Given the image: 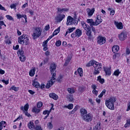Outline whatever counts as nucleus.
<instances>
[{
    "label": "nucleus",
    "mask_w": 130,
    "mask_h": 130,
    "mask_svg": "<svg viewBox=\"0 0 130 130\" xmlns=\"http://www.w3.org/2000/svg\"><path fill=\"white\" fill-rule=\"evenodd\" d=\"M55 70H56V64L54 63L51 64L50 66V71L51 72L52 77L51 79L48 81L46 85V89H49V88L54 84L55 81H56V74L54 72Z\"/></svg>",
    "instance_id": "1"
},
{
    "label": "nucleus",
    "mask_w": 130,
    "mask_h": 130,
    "mask_svg": "<svg viewBox=\"0 0 130 130\" xmlns=\"http://www.w3.org/2000/svg\"><path fill=\"white\" fill-rule=\"evenodd\" d=\"M116 101L115 97H111L109 100L106 101V106L110 109V110H114V103Z\"/></svg>",
    "instance_id": "2"
},
{
    "label": "nucleus",
    "mask_w": 130,
    "mask_h": 130,
    "mask_svg": "<svg viewBox=\"0 0 130 130\" xmlns=\"http://www.w3.org/2000/svg\"><path fill=\"white\" fill-rule=\"evenodd\" d=\"M18 41L20 44L28 45L29 44V37L25 34L22 35L18 38Z\"/></svg>",
    "instance_id": "3"
},
{
    "label": "nucleus",
    "mask_w": 130,
    "mask_h": 130,
    "mask_svg": "<svg viewBox=\"0 0 130 130\" xmlns=\"http://www.w3.org/2000/svg\"><path fill=\"white\" fill-rule=\"evenodd\" d=\"M41 34H42V29H41V27H36L32 35V39L34 40L37 39L41 36Z\"/></svg>",
    "instance_id": "4"
},
{
    "label": "nucleus",
    "mask_w": 130,
    "mask_h": 130,
    "mask_svg": "<svg viewBox=\"0 0 130 130\" xmlns=\"http://www.w3.org/2000/svg\"><path fill=\"white\" fill-rule=\"evenodd\" d=\"M81 118L86 122H90V121L93 120V115L89 113L83 116Z\"/></svg>",
    "instance_id": "5"
},
{
    "label": "nucleus",
    "mask_w": 130,
    "mask_h": 130,
    "mask_svg": "<svg viewBox=\"0 0 130 130\" xmlns=\"http://www.w3.org/2000/svg\"><path fill=\"white\" fill-rule=\"evenodd\" d=\"M96 42L99 45H103L106 43V38L102 36H99L96 38Z\"/></svg>",
    "instance_id": "6"
},
{
    "label": "nucleus",
    "mask_w": 130,
    "mask_h": 130,
    "mask_svg": "<svg viewBox=\"0 0 130 130\" xmlns=\"http://www.w3.org/2000/svg\"><path fill=\"white\" fill-rule=\"evenodd\" d=\"M82 30L78 28L76 30L75 32H73L71 35V37L73 39L76 38V37H77L79 38V37H80V36H82Z\"/></svg>",
    "instance_id": "7"
},
{
    "label": "nucleus",
    "mask_w": 130,
    "mask_h": 130,
    "mask_svg": "<svg viewBox=\"0 0 130 130\" xmlns=\"http://www.w3.org/2000/svg\"><path fill=\"white\" fill-rule=\"evenodd\" d=\"M119 39L121 41H124V40H125L126 39V38L127 37V34L125 32V31H122L121 34H120L118 36Z\"/></svg>",
    "instance_id": "8"
},
{
    "label": "nucleus",
    "mask_w": 130,
    "mask_h": 130,
    "mask_svg": "<svg viewBox=\"0 0 130 130\" xmlns=\"http://www.w3.org/2000/svg\"><path fill=\"white\" fill-rule=\"evenodd\" d=\"M103 21V20L101 19V16L98 15L95 18V21L94 22L95 26H98V25H100V24H101Z\"/></svg>",
    "instance_id": "9"
},
{
    "label": "nucleus",
    "mask_w": 130,
    "mask_h": 130,
    "mask_svg": "<svg viewBox=\"0 0 130 130\" xmlns=\"http://www.w3.org/2000/svg\"><path fill=\"white\" fill-rule=\"evenodd\" d=\"M65 18H66V15L64 14H59L56 17V20L57 22H60Z\"/></svg>",
    "instance_id": "10"
},
{
    "label": "nucleus",
    "mask_w": 130,
    "mask_h": 130,
    "mask_svg": "<svg viewBox=\"0 0 130 130\" xmlns=\"http://www.w3.org/2000/svg\"><path fill=\"white\" fill-rule=\"evenodd\" d=\"M80 116L82 118V117L84 116V115H86V114H87L88 111L87 109H86L84 108H81L80 109Z\"/></svg>",
    "instance_id": "11"
},
{
    "label": "nucleus",
    "mask_w": 130,
    "mask_h": 130,
    "mask_svg": "<svg viewBox=\"0 0 130 130\" xmlns=\"http://www.w3.org/2000/svg\"><path fill=\"white\" fill-rule=\"evenodd\" d=\"M94 69H97L99 70H102V63H99L96 61H94V64H93Z\"/></svg>",
    "instance_id": "12"
},
{
    "label": "nucleus",
    "mask_w": 130,
    "mask_h": 130,
    "mask_svg": "<svg viewBox=\"0 0 130 130\" xmlns=\"http://www.w3.org/2000/svg\"><path fill=\"white\" fill-rule=\"evenodd\" d=\"M73 21L74 18H73V17H72L71 16H68L66 25H67V26H69V25H73Z\"/></svg>",
    "instance_id": "13"
},
{
    "label": "nucleus",
    "mask_w": 130,
    "mask_h": 130,
    "mask_svg": "<svg viewBox=\"0 0 130 130\" xmlns=\"http://www.w3.org/2000/svg\"><path fill=\"white\" fill-rule=\"evenodd\" d=\"M57 10L58 14L59 13L60 14H62V13H64V12H68V11H69V9H68L67 8H62V9L59 8H57Z\"/></svg>",
    "instance_id": "14"
},
{
    "label": "nucleus",
    "mask_w": 130,
    "mask_h": 130,
    "mask_svg": "<svg viewBox=\"0 0 130 130\" xmlns=\"http://www.w3.org/2000/svg\"><path fill=\"white\" fill-rule=\"evenodd\" d=\"M114 24L118 29H121L123 28V25H122V22L114 21Z\"/></svg>",
    "instance_id": "15"
},
{
    "label": "nucleus",
    "mask_w": 130,
    "mask_h": 130,
    "mask_svg": "<svg viewBox=\"0 0 130 130\" xmlns=\"http://www.w3.org/2000/svg\"><path fill=\"white\" fill-rule=\"evenodd\" d=\"M49 96L50 98H52L54 100H57L58 99V95L54 93H49Z\"/></svg>",
    "instance_id": "16"
},
{
    "label": "nucleus",
    "mask_w": 130,
    "mask_h": 130,
    "mask_svg": "<svg viewBox=\"0 0 130 130\" xmlns=\"http://www.w3.org/2000/svg\"><path fill=\"white\" fill-rule=\"evenodd\" d=\"M87 23L89 24L90 27H93V26H95V22L93 19H87L86 20Z\"/></svg>",
    "instance_id": "17"
},
{
    "label": "nucleus",
    "mask_w": 130,
    "mask_h": 130,
    "mask_svg": "<svg viewBox=\"0 0 130 130\" xmlns=\"http://www.w3.org/2000/svg\"><path fill=\"white\" fill-rule=\"evenodd\" d=\"M21 110L22 111H28V109H29V104H26L24 107H21L20 108Z\"/></svg>",
    "instance_id": "18"
},
{
    "label": "nucleus",
    "mask_w": 130,
    "mask_h": 130,
    "mask_svg": "<svg viewBox=\"0 0 130 130\" xmlns=\"http://www.w3.org/2000/svg\"><path fill=\"white\" fill-rule=\"evenodd\" d=\"M7 126V122L5 121H2L0 122V130H2L3 127Z\"/></svg>",
    "instance_id": "19"
},
{
    "label": "nucleus",
    "mask_w": 130,
    "mask_h": 130,
    "mask_svg": "<svg viewBox=\"0 0 130 130\" xmlns=\"http://www.w3.org/2000/svg\"><path fill=\"white\" fill-rule=\"evenodd\" d=\"M28 127L29 129L33 130L35 129L36 126L34 125V123H33V122H30L28 124Z\"/></svg>",
    "instance_id": "20"
},
{
    "label": "nucleus",
    "mask_w": 130,
    "mask_h": 130,
    "mask_svg": "<svg viewBox=\"0 0 130 130\" xmlns=\"http://www.w3.org/2000/svg\"><path fill=\"white\" fill-rule=\"evenodd\" d=\"M112 50L114 53H115V52H117V51L119 50V46L117 45L114 46L112 48Z\"/></svg>",
    "instance_id": "21"
},
{
    "label": "nucleus",
    "mask_w": 130,
    "mask_h": 130,
    "mask_svg": "<svg viewBox=\"0 0 130 130\" xmlns=\"http://www.w3.org/2000/svg\"><path fill=\"white\" fill-rule=\"evenodd\" d=\"M105 73L106 76H110L111 75V70L110 68H106L104 69Z\"/></svg>",
    "instance_id": "22"
},
{
    "label": "nucleus",
    "mask_w": 130,
    "mask_h": 130,
    "mask_svg": "<svg viewBox=\"0 0 130 130\" xmlns=\"http://www.w3.org/2000/svg\"><path fill=\"white\" fill-rule=\"evenodd\" d=\"M17 54L19 56H22L24 55V50H23L22 48L19 49V50L17 52Z\"/></svg>",
    "instance_id": "23"
},
{
    "label": "nucleus",
    "mask_w": 130,
    "mask_h": 130,
    "mask_svg": "<svg viewBox=\"0 0 130 130\" xmlns=\"http://www.w3.org/2000/svg\"><path fill=\"white\" fill-rule=\"evenodd\" d=\"M94 63H95V60L90 61L89 62H88V63L86 64V67H87V68L91 67V66L94 67Z\"/></svg>",
    "instance_id": "24"
},
{
    "label": "nucleus",
    "mask_w": 130,
    "mask_h": 130,
    "mask_svg": "<svg viewBox=\"0 0 130 130\" xmlns=\"http://www.w3.org/2000/svg\"><path fill=\"white\" fill-rule=\"evenodd\" d=\"M97 81H99V82L100 83V84H102V85H103V84H104V79L102 78L101 76H99L98 77Z\"/></svg>",
    "instance_id": "25"
},
{
    "label": "nucleus",
    "mask_w": 130,
    "mask_h": 130,
    "mask_svg": "<svg viewBox=\"0 0 130 130\" xmlns=\"http://www.w3.org/2000/svg\"><path fill=\"white\" fill-rule=\"evenodd\" d=\"M67 99H68L69 102H73L74 101V98H73V95L72 94H68L67 96Z\"/></svg>",
    "instance_id": "26"
},
{
    "label": "nucleus",
    "mask_w": 130,
    "mask_h": 130,
    "mask_svg": "<svg viewBox=\"0 0 130 130\" xmlns=\"http://www.w3.org/2000/svg\"><path fill=\"white\" fill-rule=\"evenodd\" d=\"M79 107H80L79 106H76L75 108L71 112H69V114H74L79 109Z\"/></svg>",
    "instance_id": "27"
},
{
    "label": "nucleus",
    "mask_w": 130,
    "mask_h": 130,
    "mask_svg": "<svg viewBox=\"0 0 130 130\" xmlns=\"http://www.w3.org/2000/svg\"><path fill=\"white\" fill-rule=\"evenodd\" d=\"M32 111L34 113H39L40 112V109H38L36 107L32 108Z\"/></svg>",
    "instance_id": "28"
},
{
    "label": "nucleus",
    "mask_w": 130,
    "mask_h": 130,
    "mask_svg": "<svg viewBox=\"0 0 130 130\" xmlns=\"http://www.w3.org/2000/svg\"><path fill=\"white\" fill-rule=\"evenodd\" d=\"M77 73L79 74L80 77H83V69L79 68L77 70Z\"/></svg>",
    "instance_id": "29"
},
{
    "label": "nucleus",
    "mask_w": 130,
    "mask_h": 130,
    "mask_svg": "<svg viewBox=\"0 0 130 130\" xmlns=\"http://www.w3.org/2000/svg\"><path fill=\"white\" fill-rule=\"evenodd\" d=\"M67 91L70 93V94H74V93L76 92L74 88H68L67 89Z\"/></svg>",
    "instance_id": "30"
},
{
    "label": "nucleus",
    "mask_w": 130,
    "mask_h": 130,
    "mask_svg": "<svg viewBox=\"0 0 130 130\" xmlns=\"http://www.w3.org/2000/svg\"><path fill=\"white\" fill-rule=\"evenodd\" d=\"M59 32H60V26L58 27L56 29L54 30V31L53 32V35L55 36V35H57V34Z\"/></svg>",
    "instance_id": "31"
},
{
    "label": "nucleus",
    "mask_w": 130,
    "mask_h": 130,
    "mask_svg": "<svg viewBox=\"0 0 130 130\" xmlns=\"http://www.w3.org/2000/svg\"><path fill=\"white\" fill-rule=\"evenodd\" d=\"M35 71H36V69H33L30 70L29 71V76L30 77H34L35 75Z\"/></svg>",
    "instance_id": "32"
},
{
    "label": "nucleus",
    "mask_w": 130,
    "mask_h": 130,
    "mask_svg": "<svg viewBox=\"0 0 130 130\" xmlns=\"http://www.w3.org/2000/svg\"><path fill=\"white\" fill-rule=\"evenodd\" d=\"M95 12V8H92L89 12L88 13V17H91L93 16V14H94Z\"/></svg>",
    "instance_id": "33"
},
{
    "label": "nucleus",
    "mask_w": 130,
    "mask_h": 130,
    "mask_svg": "<svg viewBox=\"0 0 130 130\" xmlns=\"http://www.w3.org/2000/svg\"><path fill=\"white\" fill-rule=\"evenodd\" d=\"M32 86L36 88H40V84L37 81H34L32 83Z\"/></svg>",
    "instance_id": "34"
},
{
    "label": "nucleus",
    "mask_w": 130,
    "mask_h": 130,
    "mask_svg": "<svg viewBox=\"0 0 130 130\" xmlns=\"http://www.w3.org/2000/svg\"><path fill=\"white\" fill-rule=\"evenodd\" d=\"M129 126H130V119H127L126 120V123L124 124V127L126 128V127H128Z\"/></svg>",
    "instance_id": "35"
},
{
    "label": "nucleus",
    "mask_w": 130,
    "mask_h": 130,
    "mask_svg": "<svg viewBox=\"0 0 130 130\" xmlns=\"http://www.w3.org/2000/svg\"><path fill=\"white\" fill-rule=\"evenodd\" d=\"M17 19H21L24 18V19H27V15H22L21 14H17Z\"/></svg>",
    "instance_id": "36"
},
{
    "label": "nucleus",
    "mask_w": 130,
    "mask_h": 130,
    "mask_svg": "<svg viewBox=\"0 0 130 130\" xmlns=\"http://www.w3.org/2000/svg\"><path fill=\"white\" fill-rule=\"evenodd\" d=\"M100 71L99 69H97V68H94V71L93 73V74L94 75V76H96V75H99V74H100Z\"/></svg>",
    "instance_id": "37"
},
{
    "label": "nucleus",
    "mask_w": 130,
    "mask_h": 130,
    "mask_svg": "<svg viewBox=\"0 0 130 130\" xmlns=\"http://www.w3.org/2000/svg\"><path fill=\"white\" fill-rule=\"evenodd\" d=\"M106 93V89H103V90L99 95V98H102V97H103V95H105Z\"/></svg>",
    "instance_id": "38"
},
{
    "label": "nucleus",
    "mask_w": 130,
    "mask_h": 130,
    "mask_svg": "<svg viewBox=\"0 0 130 130\" xmlns=\"http://www.w3.org/2000/svg\"><path fill=\"white\" fill-rule=\"evenodd\" d=\"M64 107L68 109H73V108H74V104H69L68 106H65Z\"/></svg>",
    "instance_id": "39"
},
{
    "label": "nucleus",
    "mask_w": 130,
    "mask_h": 130,
    "mask_svg": "<svg viewBox=\"0 0 130 130\" xmlns=\"http://www.w3.org/2000/svg\"><path fill=\"white\" fill-rule=\"evenodd\" d=\"M71 59H72V58L71 57H69L67 59L64 63L65 67H67L69 64Z\"/></svg>",
    "instance_id": "40"
},
{
    "label": "nucleus",
    "mask_w": 130,
    "mask_h": 130,
    "mask_svg": "<svg viewBox=\"0 0 130 130\" xmlns=\"http://www.w3.org/2000/svg\"><path fill=\"white\" fill-rule=\"evenodd\" d=\"M19 59L22 62H24L26 60V56L24 55L23 56H20Z\"/></svg>",
    "instance_id": "41"
},
{
    "label": "nucleus",
    "mask_w": 130,
    "mask_h": 130,
    "mask_svg": "<svg viewBox=\"0 0 130 130\" xmlns=\"http://www.w3.org/2000/svg\"><path fill=\"white\" fill-rule=\"evenodd\" d=\"M108 11H109L110 12V14L111 15L114 16V14H115V11L112 10V9L111 8H108Z\"/></svg>",
    "instance_id": "42"
},
{
    "label": "nucleus",
    "mask_w": 130,
    "mask_h": 130,
    "mask_svg": "<svg viewBox=\"0 0 130 130\" xmlns=\"http://www.w3.org/2000/svg\"><path fill=\"white\" fill-rule=\"evenodd\" d=\"M119 74H120L119 69H117V70L115 71L114 72V75L116 76V77H118V76H119Z\"/></svg>",
    "instance_id": "43"
},
{
    "label": "nucleus",
    "mask_w": 130,
    "mask_h": 130,
    "mask_svg": "<svg viewBox=\"0 0 130 130\" xmlns=\"http://www.w3.org/2000/svg\"><path fill=\"white\" fill-rule=\"evenodd\" d=\"M47 126L49 129H52V128L53 127V125H52V122H50L48 123Z\"/></svg>",
    "instance_id": "44"
},
{
    "label": "nucleus",
    "mask_w": 130,
    "mask_h": 130,
    "mask_svg": "<svg viewBox=\"0 0 130 130\" xmlns=\"http://www.w3.org/2000/svg\"><path fill=\"white\" fill-rule=\"evenodd\" d=\"M78 91L80 93H83V92H84V91H85V87H84L83 86L79 87H78Z\"/></svg>",
    "instance_id": "45"
},
{
    "label": "nucleus",
    "mask_w": 130,
    "mask_h": 130,
    "mask_svg": "<svg viewBox=\"0 0 130 130\" xmlns=\"http://www.w3.org/2000/svg\"><path fill=\"white\" fill-rule=\"evenodd\" d=\"M86 31V35L87 36H90L92 35V31H91V28H89V29H87Z\"/></svg>",
    "instance_id": "46"
},
{
    "label": "nucleus",
    "mask_w": 130,
    "mask_h": 130,
    "mask_svg": "<svg viewBox=\"0 0 130 130\" xmlns=\"http://www.w3.org/2000/svg\"><path fill=\"white\" fill-rule=\"evenodd\" d=\"M10 90H13L15 92H18L19 91V87H16V86H12L10 88Z\"/></svg>",
    "instance_id": "47"
},
{
    "label": "nucleus",
    "mask_w": 130,
    "mask_h": 130,
    "mask_svg": "<svg viewBox=\"0 0 130 130\" xmlns=\"http://www.w3.org/2000/svg\"><path fill=\"white\" fill-rule=\"evenodd\" d=\"M10 8L11 9H14V10H17V3L11 4Z\"/></svg>",
    "instance_id": "48"
},
{
    "label": "nucleus",
    "mask_w": 130,
    "mask_h": 130,
    "mask_svg": "<svg viewBox=\"0 0 130 130\" xmlns=\"http://www.w3.org/2000/svg\"><path fill=\"white\" fill-rule=\"evenodd\" d=\"M50 112H51V110H45L43 111V114L44 115H46V114H47V115H49V114H50Z\"/></svg>",
    "instance_id": "49"
},
{
    "label": "nucleus",
    "mask_w": 130,
    "mask_h": 130,
    "mask_svg": "<svg viewBox=\"0 0 130 130\" xmlns=\"http://www.w3.org/2000/svg\"><path fill=\"white\" fill-rule=\"evenodd\" d=\"M82 27L83 28V29H84V30H85V31L91 28V27H90V25H89L88 24H86V25H84L83 27Z\"/></svg>",
    "instance_id": "50"
},
{
    "label": "nucleus",
    "mask_w": 130,
    "mask_h": 130,
    "mask_svg": "<svg viewBox=\"0 0 130 130\" xmlns=\"http://www.w3.org/2000/svg\"><path fill=\"white\" fill-rule=\"evenodd\" d=\"M55 45L57 47H58L59 46H60V45H61V41H60V40L57 41L55 43Z\"/></svg>",
    "instance_id": "51"
},
{
    "label": "nucleus",
    "mask_w": 130,
    "mask_h": 130,
    "mask_svg": "<svg viewBox=\"0 0 130 130\" xmlns=\"http://www.w3.org/2000/svg\"><path fill=\"white\" fill-rule=\"evenodd\" d=\"M42 105H43V103L41 102H39L37 103V106L38 108H41V107H42Z\"/></svg>",
    "instance_id": "52"
},
{
    "label": "nucleus",
    "mask_w": 130,
    "mask_h": 130,
    "mask_svg": "<svg viewBox=\"0 0 130 130\" xmlns=\"http://www.w3.org/2000/svg\"><path fill=\"white\" fill-rule=\"evenodd\" d=\"M6 18L8 19V20H10V21H13V20H14L13 17L9 15H6Z\"/></svg>",
    "instance_id": "53"
},
{
    "label": "nucleus",
    "mask_w": 130,
    "mask_h": 130,
    "mask_svg": "<svg viewBox=\"0 0 130 130\" xmlns=\"http://www.w3.org/2000/svg\"><path fill=\"white\" fill-rule=\"evenodd\" d=\"M100 124H101V123L100 122H98L95 126V127H96L99 130L101 129V126H100Z\"/></svg>",
    "instance_id": "54"
},
{
    "label": "nucleus",
    "mask_w": 130,
    "mask_h": 130,
    "mask_svg": "<svg viewBox=\"0 0 130 130\" xmlns=\"http://www.w3.org/2000/svg\"><path fill=\"white\" fill-rule=\"evenodd\" d=\"M2 83H4V84H5V85H8L9 84V80H5V79H3L2 80Z\"/></svg>",
    "instance_id": "55"
},
{
    "label": "nucleus",
    "mask_w": 130,
    "mask_h": 130,
    "mask_svg": "<svg viewBox=\"0 0 130 130\" xmlns=\"http://www.w3.org/2000/svg\"><path fill=\"white\" fill-rule=\"evenodd\" d=\"M35 130H42V128H41V126H39V125H37L35 127Z\"/></svg>",
    "instance_id": "56"
},
{
    "label": "nucleus",
    "mask_w": 130,
    "mask_h": 130,
    "mask_svg": "<svg viewBox=\"0 0 130 130\" xmlns=\"http://www.w3.org/2000/svg\"><path fill=\"white\" fill-rule=\"evenodd\" d=\"M61 80H62V76H59L57 79V82H59V83L61 82Z\"/></svg>",
    "instance_id": "57"
},
{
    "label": "nucleus",
    "mask_w": 130,
    "mask_h": 130,
    "mask_svg": "<svg viewBox=\"0 0 130 130\" xmlns=\"http://www.w3.org/2000/svg\"><path fill=\"white\" fill-rule=\"evenodd\" d=\"M92 94L97 96L98 95V91L96 90V89L92 90Z\"/></svg>",
    "instance_id": "58"
},
{
    "label": "nucleus",
    "mask_w": 130,
    "mask_h": 130,
    "mask_svg": "<svg viewBox=\"0 0 130 130\" xmlns=\"http://www.w3.org/2000/svg\"><path fill=\"white\" fill-rule=\"evenodd\" d=\"M129 54H130L129 48H126V54H127V55H128Z\"/></svg>",
    "instance_id": "59"
},
{
    "label": "nucleus",
    "mask_w": 130,
    "mask_h": 130,
    "mask_svg": "<svg viewBox=\"0 0 130 130\" xmlns=\"http://www.w3.org/2000/svg\"><path fill=\"white\" fill-rule=\"evenodd\" d=\"M27 7H28V3H26L24 4L23 5H22V9L24 10V9H25V8H27Z\"/></svg>",
    "instance_id": "60"
},
{
    "label": "nucleus",
    "mask_w": 130,
    "mask_h": 130,
    "mask_svg": "<svg viewBox=\"0 0 130 130\" xmlns=\"http://www.w3.org/2000/svg\"><path fill=\"white\" fill-rule=\"evenodd\" d=\"M88 102H90L91 105H94V102L93 101V100H92V99H89Z\"/></svg>",
    "instance_id": "61"
},
{
    "label": "nucleus",
    "mask_w": 130,
    "mask_h": 130,
    "mask_svg": "<svg viewBox=\"0 0 130 130\" xmlns=\"http://www.w3.org/2000/svg\"><path fill=\"white\" fill-rule=\"evenodd\" d=\"M0 10H1L2 11H7V9H6L5 7L2 6L1 4H0Z\"/></svg>",
    "instance_id": "62"
},
{
    "label": "nucleus",
    "mask_w": 130,
    "mask_h": 130,
    "mask_svg": "<svg viewBox=\"0 0 130 130\" xmlns=\"http://www.w3.org/2000/svg\"><path fill=\"white\" fill-rule=\"evenodd\" d=\"M24 113H25L26 116H27V117H30V116H31V115H30V114L28 113L27 111H25L24 112Z\"/></svg>",
    "instance_id": "63"
},
{
    "label": "nucleus",
    "mask_w": 130,
    "mask_h": 130,
    "mask_svg": "<svg viewBox=\"0 0 130 130\" xmlns=\"http://www.w3.org/2000/svg\"><path fill=\"white\" fill-rule=\"evenodd\" d=\"M130 110V102L127 104V109H126V111H129Z\"/></svg>",
    "instance_id": "64"
}]
</instances>
